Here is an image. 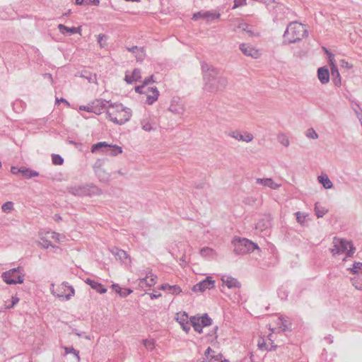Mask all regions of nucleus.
<instances>
[{"instance_id": "nucleus-28", "label": "nucleus", "mask_w": 362, "mask_h": 362, "mask_svg": "<svg viewBox=\"0 0 362 362\" xmlns=\"http://www.w3.org/2000/svg\"><path fill=\"white\" fill-rule=\"evenodd\" d=\"M18 171H20V173H21L22 175L27 179H30L31 177H37L39 175L38 172L25 167L20 168Z\"/></svg>"}, {"instance_id": "nucleus-17", "label": "nucleus", "mask_w": 362, "mask_h": 362, "mask_svg": "<svg viewBox=\"0 0 362 362\" xmlns=\"http://www.w3.org/2000/svg\"><path fill=\"white\" fill-rule=\"evenodd\" d=\"M176 320L181 325L182 329L186 333H188L190 330V327L188 322V315L185 312L177 314V317L176 318Z\"/></svg>"}, {"instance_id": "nucleus-59", "label": "nucleus", "mask_w": 362, "mask_h": 362, "mask_svg": "<svg viewBox=\"0 0 362 362\" xmlns=\"http://www.w3.org/2000/svg\"><path fill=\"white\" fill-rule=\"evenodd\" d=\"M149 295L151 299L158 298L161 296L160 293H150Z\"/></svg>"}, {"instance_id": "nucleus-25", "label": "nucleus", "mask_w": 362, "mask_h": 362, "mask_svg": "<svg viewBox=\"0 0 362 362\" xmlns=\"http://www.w3.org/2000/svg\"><path fill=\"white\" fill-rule=\"evenodd\" d=\"M271 226V218L269 216H265L264 218L259 220L256 224V228L261 231H264Z\"/></svg>"}, {"instance_id": "nucleus-13", "label": "nucleus", "mask_w": 362, "mask_h": 362, "mask_svg": "<svg viewBox=\"0 0 362 362\" xmlns=\"http://www.w3.org/2000/svg\"><path fill=\"white\" fill-rule=\"evenodd\" d=\"M214 285L215 281L212 279L211 277L208 276L202 281H200L199 283L195 284L192 288V291L194 292H203L206 289H210L214 287Z\"/></svg>"}, {"instance_id": "nucleus-3", "label": "nucleus", "mask_w": 362, "mask_h": 362, "mask_svg": "<svg viewBox=\"0 0 362 362\" xmlns=\"http://www.w3.org/2000/svg\"><path fill=\"white\" fill-rule=\"evenodd\" d=\"M307 35V30L304 25L298 22H291L284 33V42L291 44L300 41Z\"/></svg>"}, {"instance_id": "nucleus-11", "label": "nucleus", "mask_w": 362, "mask_h": 362, "mask_svg": "<svg viewBox=\"0 0 362 362\" xmlns=\"http://www.w3.org/2000/svg\"><path fill=\"white\" fill-rule=\"evenodd\" d=\"M227 134L235 140L242 141L247 143L252 141L254 139V136L251 133L247 132H242L239 130L230 131L228 132Z\"/></svg>"}, {"instance_id": "nucleus-61", "label": "nucleus", "mask_w": 362, "mask_h": 362, "mask_svg": "<svg viewBox=\"0 0 362 362\" xmlns=\"http://www.w3.org/2000/svg\"><path fill=\"white\" fill-rule=\"evenodd\" d=\"M53 219H54L56 222H59V221L62 220V217H61L59 214H55V215L53 216Z\"/></svg>"}, {"instance_id": "nucleus-44", "label": "nucleus", "mask_w": 362, "mask_h": 362, "mask_svg": "<svg viewBox=\"0 0 362 362\" xmlns=\"http://www.w3.org/2000/svg\"><path fill=\"white\" fill-rule=\"evenodd\" d=\"M144 345L148 350H153L154 348V340L153 339H144Z\"/></svg>"}, {"instance_id": "nucleus-20", "label": "nucleus", "mask_w": 362, "mask_h": 362, "mask_svg": "<svg viewBox=\"0 0 362 362\" xmlns=\"http://www.w3.org/2000/svg\"><path fill=\"white\" fill-rule=\"evenodd\" d=\"M146 93L147 94L146 103L148 105H152L156 101L159 95V91L156 87L148 88V92Z\"/></svg>"}, {"instance_id": "nucleus-40", "label": "nucleus", "mask_w": 362, "mask_h": 362, "mask_svg": "<svg viewBox=\"0 0 362 362\" xmlns=\"http://www.w3.org/2000/svg\"><path fill=\"white\" fill-rule=\"evenodd\" d=\"M141 128L146 132H150L153 129L151 124L148 119H144L141 121Z\"/></svg>"}, {"instance_id": "nucleus-9", "label": "nucleus", "mask_w": 362, "mask_h": 362, "mask_svg": "<svg viewBox=\"0 0 362 362\" xmlns=\"http://www.w3.org/2000/svg\"><path fill=\"white\" fill-rule=\"evenodd\" d=\"M51 292L53 295L57 296L59 298L65 299L69 300L75 294V291L73 286H68L66 282H64L58 286L56 289L54 288V284L52 285Z\"/></svg>"}, {"instance_id": "nucleus-46", "label": "nucleus", "mask_w": 362, "mask_h": 362, "mask_svg": "<svg viewBox=\"0 0 362 362\" xmlns=\"http://www.w3.org/2000/svg\"><path fill=\"white\" fill-rule=\"evenodd\" d=\"M355 114L356 115L357 118L359 119L360 122L362 123V109L360 106L356 104L355 107H353Z\"/></svg>"}, {"instance_id": "nucleus-60", "label": "nucleus", "mask_w": 362, "mask_h": 362, "mask_svg": "<svg viewBox=\"0 0 362 362\" xmlns=\"http://www.w3.org/2000/svg\"><path fill=\"white\" fill-rule=\"evenodd\" d=\"M211 358H214L215 361H221V360H222V354H218V355H216V356H211Z\"/></svg>"}, {"instance_id": "nucleus-22", "label": "nucleus", "mask_w": 362, "mask_h": 362, "mask_svg": "<svg viewBox=\"0 0 362 362\" xmlns=\"http://www.w3.org/2000/svg\"><path fill=\"white\" fill-rule=\"evenodd\" d=\"M317 77L322 84H326L329 81V71L327 68L323 66L317 70Z\"/></svg>"}, {"instance_id": "nucleus-15", "label": "nucleus", "mask_w": 362, "mask_h": 362, "mask_svg": "<svg viewBox=\"0 0 362 362\" xmlns=\"http://www.w3.org/2000/svg\"><path fill=\"white\" fill-rule=\"evenodd\" d=\"M168 110L173 114L179 115H183L185 110L184 105L180 102L179 98L172 100Z\"/></svg>"}, {"instance_id": "nucleus-43", "label": "nucleus", "mask_w": 362, "mask_h": 362, "mask_svg": "<svg viewBox=\"0 0 362 362\" xmlns=\"http://www.w3.org/2000/svg\"><path fill=\"white\" fill-rule=\"evenodd\" d=\"M52 161L54 165H62L64 163L63 158L58 154H53L52 156Z\"/></svg>"}, {"instance_id": "nucleus-12", "label": "nucleus", "mask_w": 362, "mask_h": 362, "mask_svg": "<svg viewBox=\"0 0 362 362\" xmlns=\"http://www.w3.org/2000/svg\"><path fill=\"white\" fill-rule=\"evenodd\" d=\"M59 234L54 231H47L41 237L42 242L40 243V245L45 248H48L49 246H52L51 243L52 240L55 242L59 241Z\"/></svg>"}, {"instance_id": "nucleus-14", "label": "nucleus", "mask_w": 362, "mask_h": 362, "mask_svg": "<svg viewBox=\"0 0 362 362\" xmlns=\"http://www.w3.org/2000/svg\"><path fill=\"white\" fill-rule=\"evenodd\" d=\"M157 276L152 274L151 271L146 274L144 278L139 279V286L141 288L144 286L151 287L156 284Z\"/></svg>"}, {"instance_id": "nucleus-41", "label": "nucleus", "mask_w": 362, "mask_h": 362, "mask_svg": "<svg viewBox=\"0 0 362 362\" xmlns=\"http://www.w3.org/2000/svg\"><path fill=\"white\" fill-rule=\"evenodd\" d=\"M1 209L4 213H10L13 210V203L12 202H5L2 206Z\"/></svg>"}, {"instance_id": "nucleus-48", "label": "nucleus", "mask_w": 362, "mask_h": 362, "mask_svg": "<svg viewBox=\"0 0 362 362\" xmlns=\"http://www.w3.org/2000/svg\"><path fill=\"white\" fill-rule=\"evenodd\" d=\"M339 64L343 68H346V69L352 68V66L351 64H349V63L348 62H346L345 59H341L339 61Z\"/></svg>"}, {"instance_id": "nucleus-5", "label": "nucleus", "mask_w": 362, "mask_h": 362, "mask_svg": "<svg viewBox=\"0 0 362 362\" xmlns=\"http://www.w3.org/2000/svg\"><path fill=\"white\" fill-rule=\"evenodd\" d=\"M332 243L333 247L330 250L334 256L345 253L346 257H351L355 252V247L353 244L346 240L335 237Z\"/></svg>"}, {"instance_id": "nucleus-7", "label": "nucleus", "mask_w": 362, "mask_h": 362, "mask_svg": "<svg viewBox=\"0 0 362 362\" xmlns=\"http://www.w3.org/2000/svg\"><path fill=\"white\" fill-rule=\"evenodd\" d=\"M91 152L94 153L102 152L106 155L115 156L122 153V148L119 146L107 144L105 141H101L92 146Z\"/></svg>"}, {"instance_id": "nucleus-32", "label": "nucleus", "mask_w": 362, "mask_h": 362, "mask_svg": "<svg viewBox=\"0 0 362 362\" xmlns=\"http://www.w3.org/2000/svg\"><path fill=\"white\" fill-rule=\"evenodd\" d=\"M65 350V356H67L71 354H74V362H79V352L76 351L73 347H64Z\"/></svg>"}, {"instance_id": "nucleus-1", "label": "nucleus", "mask_w": 362, "mask_h": 362, "mask_svg": "<svg viewBox=\"0 0 362 362\" xmlns=\"http://www.w3.org/2000/svg\"><path fill=\"white\" fill-rule=\"evenodd\" d=\"M204 90L215 93L223 90L228 85L226 77L221 75L217 69H209V71L204 75Z\"/></svg>"}, {"instance_id": "nucleus-37", "label": "nucleus", "mask_w": 362, "mask_h": 362, "mask_svg": "<svg viewBox=\"0 0 362 362\" xmlns=\"http://www.w3.org/2000/svg\"><path fill=\"white\" fill-rule=\"evenodd\" d=\"M277 139L280 144H281L283 146L287 147L289 146V139L288 136L284 134H279L277 136Z\"/></svg>"}, {"instance_id": "nucleus-51", "label": "nucleus", "mask_w": 362, "mask_h": 362, "mask_svg": "<svg viewBox=\"0 0 362 362\" xmlns=\"http://www.w3.org/2000/svg\"><path fill=\"white\" fill-rule=\"evenodd\" d=\"M153 76L151 75L150 77L146 78L143 82V85L146 87V86L148 85L151 82L153 81Z\"/></svg>"}, {"instance_id": "nucleus-50", "label": "nucleus", "mask_w": 362, "mask_h": 362, "mask_svg": "<svg viewBox=\"0 0 362 362\" xmlns=\"http://www.w3.org/2000/svg\"><path fill=\"white\" fill-rule=\"evenodd\" d=\"M246 0H235L233 8H236L240 6H243L245 4Z\"/></svg>"}, {"instance_id": "nucleus-52", "label": "nucleus", "mask_w": 362, "mask_h": 362, "mask_svg": "<svg viewBox=\"0 0 362 362\" xmlns=\"http://www.w3.org/2000/svg\"><path fill=\"white\" fill-rule=\"evenodd\" d=\"M259 348H260V349H263V347H264V348H265V349H267V350H269V351L275 350V349H276V348L277 347V346H276V345L273 344H272L271 348H269V349H267V348L266 347V344H259Z\"/></svg>"}, {"instance_id": "nucleus-29", "label": "nucleus", "mask_w": 362, "mask_h": 362, "mask_svg": "<svg viewBox=\"0 0 362 362\" xmlns=\"http://www.w3.org/2000/svg\"><path fill=\"white\" fill-rule=\"evenodd\" d=\"M318 182L322 185L325 189H331L333 187L332 181L327 175H321L317 177Z\"/></svg>"}, {"instance_id": "nucleus-47", "label": "nucleus", "mask_w": 362, "mask_h": 362, "mask_svg": "<svg viewBox=\"0 0 362 362\" xmlns=\"http://www.w3.org/2000/svg\"><path fill=\"white\" fill-rule=\"evenodd\" d=\"M306 136H307V137L313 139H315L318 138L317 134L315 132V131L313 128L308 129Z\"/></svg>"}, {"instance_id": "nucleus-4", "label": "nucleus", "mask_w": 362, "mask_h": 362, "mask_svg": "<svg viewBox=\"0 0 362 362\" xmlns=\"http://www.w3.org/2000/svg\"><path fill=\"white\" fill-rule=\"evenodd\" d=\"M233 252L235 255H243L253 252L255 249L259 250L258 245L246 238L235 237L232 240Z\"/></svg>"}, {"instance_id": "nucleus-30", "label": "nucleus", "mask_w": 362, "mask_h": 362, "mask_svg": "<svg viewBox=\"0 0 362 362\" xmlns=\"http://www.w3.org/2000/svg\"><path fill=\"white\" fill-rule=\"evenodd\" d=\"M190 322L194 330L199 333L202 332V325L200 322V317L196 316H192L190 318Z\"/></svg>"}, {"instance_id": "nucleus-42", "label": "nucleus", "mask_w": 362, "mask_h": 362, "mask_svg": "<svg viewBox=\"0 0 362 362\" xmlns=\"http://www.w3.org/2000/svg\"><path fill=\"white\" fill-rule=\"evenodd\" d=\"M295 215L296 216L297 222L300 225H304L307 217V214H305V213H302L300 211H298L295 214Z\"/></svg>"}, {"instance_id": "nucleus-62", "label": "nucleus", "mask_w": 362, "mask_h": 362, "mask_svg": "<svg viewBox=\"0 0 362 362\" xmlns=\"http://www.w3.org/2000/svg\"><path fill=\"white\" fill-rule=\"evenodd\" d=\"M18 302V298H12V305L11 307H13L16 303H17Z\"/></svg>"}, {"instance_id": "nucleus-18", "label": "nucleus", "mask_w": 362, "mask_h": 362, "mask_svg": "<svg viewBox=\"0 0 362 362\" xmlns=\"http://www.w3.org/2000/svg\"><path fill=\"white\" fill-rule=\"evenodd\" d=\"M256 182L272 189H276L281 187V184L276 183L272 178H257Z\"/></svg>"}, {"instance_id": "nucleus-64", "label": "nucleus", "mask_w": 362, "mask_h": 362, "mask_svg": "<svg viewBox=\"0 0 362 362\" xmlns=\"http://www.w3.org/2000/svg\"><path fill=\"white\" fill-rule=\"evenodd\" d=\"M103 37H105V35H100L98 36V42H99L100 45H102V44H101V42H103Z\"/></svg>"}, {"instance_id": "nucleus-57", "label": "nucleus", "mask_w": 362, "mask_h": 362, "mask_svg": "<svg viewBox=\"0 0 362 362\" xmlns=\"http://www.w3.org/2000/svg\"><path fill=\"white\" fill-rule=\"evenodd\" d=\"M64 103L67 106H69V102H67L64 98H61V99H59V98H56V103Z\"/></svg>"}, {"instance_id": "nucleus-54", "label": "nucleus", "mask_w": 362, "mask_h": 362, "mask_svg": "<svg viewBox=\"0 0 362 362\" xmlns=\"http://www.w3.org/2000/svg\"><path fill=\"white\" fill-rule=\"evenodd\" d=\"M145 88L144 85L138 86L135 88V90L139 93H146V91H144V88Z\"/></svg>"}, {"instance_id": "nucleus-56", "label": "nucleus", "mask_w": 362, "mask_h": 362, "mask_svg": "<svg viewBox=\"0 0 362 362\" xmlns=\"http://www.w3.org/2000/svg\"><path fill=\"white\" fill-rule=\"evenodd\" d=\"M18 170H19L18 168L15 167V166H12L11 168V172L13 175H17L18 173H20V171H18Z\"/></svg>"}, {"instance_id": "nucleus-26", "label": "nucleus", "mask_w": 362, "mask_h": 362, "mask_svg": "<svg viewBox=\"0 0 362 362\" xmlns=\"http://www.w3.org/2000/svg\"><path fill=\"white\" fill-rule=\"evenodd\" d=\"M160 290L168 291L170 293L177 295L182 292L181 288L177 285L170 286L168 284H164L160 286Z\"/></svg>"}, {"instance_id": "nucleus-33", "label": "nucleus", "mask_w": 362, "mask_h": 362, "mask_svg": "<svg viewBox=\"0 0 362 362\" xmlns=\"http://www.w3.org/2000/svg\"><path fill=\"white\" fill-rule=\"evenodd\" d=\"M200 255L204 257H207L214 256L216 252L212 248L206 247L200 250Z\"/></svg>"}, {"instance_id": "nucleus-6", "label": "nucleus", "mask_w": 362, "mask_h": 362, "mask_svg": "<svg viewBox=\"0 0 362 362\" xmlns=\"http://www.w3.org/2000/svg\"><path fill=\"white\" fill-rule=\"evenodd\" d=\"M69 193L74 196H93L100 194L101 190L93 185H82L70 186L67 188Z\"/></svg>"}, {"instance_id": "nucleus-23", "label": "nucleus", "mask_w": 362, "mask_h": 362, "mask_svg": "<svg viewBox=\"0 0 362 362\" xmlns=\"http://www.w3.org/2000/svg\"><path fill=\"white\" fill-rule=\"evenodd\" d=\"M85 282L99 293H105L107 292V289L104 288L103 286L98 281H95L88 278L85 280Z\"/></svg>"}, {"instance_id": "nucleus-45", "label": "nucleus", "mask_w": 362, "mask_h": 362, "mask_svg": "<svg viewBox=\"0 0 362 362\" xmlns=\"http://www.w3.org/2000/svg\"><path fill=\"white\" fill-rule=\"evenodd\" d=\"M79 110L86 111L88 112H94L95 114H98L96 110L95 109V106L92 105H87V106H85V105L80 106Z\"/></svg>"}, {"instance_id": "nucleus-24", "label": "nucleus", "mask_w": 362, "mask_h": 362, "mask_svg": "<svg viewBox=\"0 0 362 362\" xmlns=\"http://www.w3.org/2000/svg\"><path fill=\"white\" fill-rule=\"evenodd\" d=\"M58 29L60 31V33L63 35L68 34L69 35H71L75 33H81V28L80 27H71L69 28L65 26L63 24H59L58 25Z\"/></svg>"}, {"instance_id": "nucleus-49", "label": "nucleus", "mask_w": 362, "mask_h": 362, "mask_svg": "<svg viewBox=\"0 0 362 362\" xmlns=\"http://www.w3.org/2000/svg\"><path fill=\"white\" fill-rule=\"evenodd\" d=\"M202 71H203V76L207 73L208 71H209V69H215L214 67L213 66H210L209 65H208L207 64H203L202 65Z\"/></svg>"}, {"instance_id": "nucleus-16", "label": "nucleus", "mask_w": 362, "mask_h": 362, "mask_svg": "<svg viewBox=\"0 0 362 362\" xmlns=\"http://www.w3.org/2000/svg\"><path fill=\"white\" fill-rule=\"evenodd\" d=\"M240 49L247 57H251L254 59H257L259 57V51L248 44H240Z\"/></svg>"}, {"instance_id": "nucleus-34", "label": "nucleus", "mask_w": 362, "mask_h": 362, "mask_svg": "<svg viewBox=\"0 0 362 362\" xmlns=\"http://www.w3.org/2000/svg\"><path fill=\"white\" fill-rule=\"evenodd\" d=\"M315 211L317 218H322L327 212V209L320 206L318 203H316L315 205Z\"/></svg>"}, {"instance_id": "nucleus-27", "label": "nucleus", "mask_w": 362, "mask_h": 362, "mask_svg": "<svg viewBox=\"0 0 362 362\" xmlns=\"http://www.w3.org/2000/svg\"><path fill=\"white\" fill-rule=\"evenodd\" d=\"M222 281L223 284H226V286L229 288H239L240 286V284L238 282V281L236 279L233 278L231 276L223 277L222 279Z\"/></svg>"}, {"instance_id": "nucleus-8", "label": "nucleus", "mask_w": 362, "mask_h": 362, "mask_svg": "<svg viewBox=\"0 0 362 362\" xmlns=\"http://www.w3.org/2000/svg\"><path fill=\"white\" fill-rule=\"evenodd\" d=\"M22 271L21 267L11 269L2 274V279L7 284H23L24 274H21Z\"/></svg>"}, {"instance_id": "nucleus-58", "label": "nucleus", "mask_w": 362, "mask_h": 362, "mask_svg": "<svg viewBox=\"0 0 362 362\" xmlns=\"http://www.w3.org/2000/svg\"><path fill=\"white\" fill-rule=\"evenodd\" d=\"M127 49L132 53H136V52L139 50V48L137 46H133L132 47H128Z\"/></svg>"}, {"instance_id": "nucleus-53", "label": "nucleus", "mask_w": 362, "mask_h": 362, "mask_svg": "<svg viewBox=\"0 0 362 362\" xmlns=\"http://www.w3.org/2000/svg\"><path fill=\"white\" fill-rule=\"evenodd\" d=\"M328 59H329V62L331 67H332V65H335L334 64V55L333 54L329 53Z\"/></svg>"}, {"instance_id": "nucleus-2", "label": "nucleus", "mask_w": 362, "mask_h": 362, "mask_svg": "<svg viewBox=\"0 0 362 362\" xmlns=\"http://www.w3.org/2000/svg\"><path fill=\"white\" fill-rule=\"evenodd\" d=\"M106 114L107 118L113 123L122 125L130 119L132 110L122 103H110Z\"/></svg>"}, {"instance_id": "nucleus-35", "label": "nucleus", "mask_w": 362, "mask_h": 362, "mask_svg": "<svg viewBox=\"0 0 362 362\" xmlns=\"http://www.w3.org/2000/svg\"><path fill=\"white\" fill-rule=\"evenodd\" d=\"M106 103H108L110 105V103H112L110 101H107L105 100L98 99L92 103V105L95 106V110L98 107L104 109L105 107Z\"/></svg>"}, {"instance_id": "nucleus-63", "label": "nucleus", "mask_w": 362, "mask_h": 362, "mask_svg": "<svg viewBox=\"0 0 362 362\" xmlns=\"http://www.w3.org/2000/svg\"><path fill=\"white\" fill-rule=\"evenodd\" d=\"M211 352H214L210 347H208L205 351V355H209Z\"/></svg>"}, {"instance_id": "nucleus-38", "label": "nucleus", "mask_w": 362, "mask_h": 362, "mask_svg": "<svg viewBox=\"0 0 362 362\" xmlns=\"http://www.w3.org/2000/svg\"><path fill=\"white\" fill-rule=\"evenodd\" d=\"M112 288H118L119 289V296L121 297H126L132 293L130 288H122L118 284H112Z\"/></svg>"}, {"instance_id": "nucleus-31", "label": "nucleus", "mask_w": 362, "mask_h": 362, "mask_svg": "<svg viewBox=\"0 0 362 362\" xmlns=\"http://www.w3.org/2000/svg\"><path fill=\"white\" fill-rule=\"evenodd\" d=\"M331 74L333 76V83L335 86H339L341 85V78L336 65H332V67H331Z\"/></svg>"}, {"instance_id": "nucleus-39", "label": "nucleus", "mask_w": 362, "mask_h": 362, "mask_svg": "<svg viewBox=\"0 0 362 362\" xmlns=\"http://www.w3.org/2000/svg\"><path fill=\"white\" fill-rule=\"evenodd\" d=\"M200 317V322L202 327H206L211 325L212 320L209 317V315L205 313Z\"/></svg>"}, {"instance_id": "nucleus-55", "label": "nucleus", "mask_w": 362, "mask_h": 362, "mask_svg": "<svg viewBox=\"0 0 362 362\" xmlns=\"http://www.w3.org/2000/svg\"><path fill=\"white\" fill-rule=\"evenodd\" d=\"M279 320H281V327H283V330H284V331H286V330L288 329V325H287V324H286V320H284V319H282V318H280Z\"/></svg>"}, {"instance_id": "nucleus-10", "label": "nucleus", "mask_w": 362, "mask_h": 362, "mask_svg": "<svg viewBox=\"0 0 362 362\" xmlns=\"http://www.w3.org/2000/svg\"><path fill=\"white\" fill-rule=\"evenodd\" d=\"M221 14L218 12L210 11H200L194 13L192 16V20L199 21L202 20L206 23H211L214 21L218 19Z\"/></svg>"}, {"instance_id": "nucleus-36", "label": "nucleus", "mask_w": 362, "mask_h": 362, "mask_svg": "<svg viewBox=\"0 0 362 362\" xmlns=\"http://www.w3.org/2000/svg\"><path fill=\"white\" fill-rule=\"evenodd\" d=\"M349 270L353 274H357L362 276V262H355L353 264V267L350 268Z\"/></svg>"}, {"instance_id": "nucleus-19", "label": "nucleus", "mask_w": 362, "mask_h": 362, "mask_svg": "<svg viewBox=\"0 0 362 362\" xmlns=\"http://www.w3.org/2000/svg\"><path fill=\"white\" fill-rule=\"evenodd\" d=\"M111 253L116 257L117 259H119L123 263H126V260L129 259L127 253L118 247H114L110 250Z\"/></svg>"}, {"instance_id": "nucleus-21", "label": "nucleus", "mask_w": 362, "mask_h": 362, "mask_svg": "<svg viewBox=\"0 0 362 362\" xmlns=\"http://www.w3.org/2000/svg\"><path fill=\"white\" fill-rule=\"evenodd\" d=\"M141 78V71L139 69H134L131 75L129 74V71H127L125 74V81L127 83L138 81Z\"/></svg>"}]
</instances>
